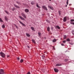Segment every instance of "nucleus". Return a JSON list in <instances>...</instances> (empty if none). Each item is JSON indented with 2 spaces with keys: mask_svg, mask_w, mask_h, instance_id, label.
I'll use <instances>...</instances> for the list:
<instances>
[{
  "mask_svg": "<svg viewBox=\"0 0 74 74\" xmlns=\"http://www.w3.org/2000/svg\"><path fill=\"white\" fill-rule=\"evenodd\" d=\"M0 53L2 57H3V58H5V54L2 52H1Z\"/></svg>",
  "mask_w": 74,
  "mask_h": 74,
  "instance_id": "1",
  "label": "nucleus"
},
{
  "mask_svg": "<svg viewBox=\"0 0 74 74\" xmlns=\"http://www.w3.org/2000/svg\"><path fill=\"white\" fill-rule=\"evenodd\" d=\"M21 15L22 16L24 17V18H25V19L26 18V15L25 14L22 13L21 14Z\"/></svg>",
  "mask_w": 74,
  "mask_h": 74,
  "instance_id": "2",
  "label": "nucleus"
},
{
  "mask_svg": "<svg viewBox=\"0 0 74 74\" xmlns=\"http://www.w3.org/2000/svg\"><path fill=\"white\" fill-rule=\"evenodd\" d=\"M4 74V70L3 69H1L0 70V74Z\"/></svg>",
  "mask_w": 74,
  "mask_h": 74,
  "instance_id": "3",
  "label": "nucleus"
},
{
  "mask_svg": "<svg viewBox=\"0 0 74 74\" xmlns=\"http://www.w3.org/2000/svg\"><path fill=\"white\" fill-rule=\"evenodd\" d=\"M42 8H43L44 10H46V11H47V7H46V6L43 5V6H42Z\"/></svg>",
  "mask_w": 74,
  "mask_h": 74,
  "instance_id": "4",
  "label": "nucleus"
},
{
  "mask_svg": "<svg viewBox=\"0 0 74 74\" xmlns=\"http://www.w3.org/2000/svg\"><path fill=\"white\" fill-rule=\"evenodd\" d=\"M19 18H20V19L22 20V21H25L26 20L25 19V18H23V17H22V16H19Z\"/></svg>",
  "mask_w": 74,
  "mask_h": 74,
  "instance_id": "5",
  "label": "nucleus"
},
{
  "mask_svg": "<svg viewBox=\"0 0 74 74\" xmlns=\"http://www.w3.org/2000/svg\"><path fill=\"white\" fill-rule=\"evenodd\" d=\"M54 70L55 72H56V73H58V72L59 71V70H58V69L56 68H54Z\"/></svg>",
  "mask_w": 74,
  "mask_h": 74,
  "instance_id": "6",
  "label": "nucleus"
},
{
  "mask_svg": "<svg viewBox=\"0 0 74 74\" xmlns=\"http://www.w3.org/2000/svg\"><path fill=\"white\" fill-rule=\"evenodd\" d=\"M19 22L20 23V24H21V25H23V26H25V24H24V23H22V22L20 21H19Z\"/></svg>",
  "mask_w": 74,
  "mask_h": 74,
  "instance_id": "7",
  "label": "nucleus"
},
{
  "mask_svg": "<svg viewBox=\"0 0 74 74\" xmlns=\"http://www.w3.org/2000/svg\"><path fill=\"white\" fill-rule=\"evenodd\" d=\"M14 7H15L16 8H20V7H19V6H17V5L15 4H14Z\"/></svg>",
  "mask_w": 74,
  "mask_h": 74,
  "instance_id": "8",
  "label": "nucleus"
},
{
  "mask_svg": "<svg viewBox=\"0 0 74 74\" xmlns=\"http://www.w3.org/2000/svg\"><path fill=\"white\" fill-rule=\"evenodd\" d=\"M25 12H26L28 13V12H29V10L28 9H26L25 10Z\"/></svg>",
  "mask_w": 74,
  "mask_h": 74,
  "instance_id": "9",
  "label": "nucleus"
},
{
  "mask_svg": "<svg viewBox=\"0 0 74 74\" xmlns=\"http://www.w3.org/2000/svg\"><path fill=\"white\" fill-rule=\"evenodd\" d=\"M67 21V19L66 18V17H65L63 19L64 22H66Z\"/></svg>",
  "mask_w": 74,
  "mask_h": 74,
  "instance_id": "10",
  "label": "nucleus"
},
{
  "mask_svg": "<svg viewBox=\"0 0 74 74\" xmlns=\"http://www.w3.org/2000/svg\"><path fill=\"white\" fill-rule=\"evenodd\" d=\"M48 7H49V8L51 9V10H53V7H51L50 6H48Z\"/></svg>",
  "mask_w": 74,
  "mask_h": 74,
  "instance_id": "11",
  "label": "nucleus"
},
{
  "mask_svg": "<svg viewBox=\"0 0 74 74\" xmlns=\"http://www.w3.org/2000/svg\"><path fill=\"white\" fill-rule=\"evenodd\" d=\"M38 34L39 37H40L41 36V33L40 32H38Z\"/></svg>",
  "mask_w": 74,
  "mask_h": 74,
  "instance_id": "12",
  "label": "nucleus"
},
{
  "mask_svg": "<svg viewBox=\"0 0 74 74\" xmlns=\"http://www.w3.org/2000/svg\"><path fill=\"white\" fill-rule=\"evenodd\" d=\"M47 30L48 32H49L50 30V28H49V27L47 28Z\"/></svg>",
  "mask_w": 74,
  "mask_h": 74,
  "instance_id": "13",
  "label": "nucleus"
},
{
  "mask_svg": "<svg viewBox=\"0 0 74 74\" xmlns=\"http://www.w3.org/2000/svg\"><path fill=\"white\" fill-rule=\"evenodd\" d=\"M2 27V28H3V29L5 28V25H4V24H3Z\"/></svg>",
  "mask_w": 74,
  "mask_h": 74,
  "instance_id": "14",
  "label": "nucleus"
},
{
  "mask_svg": "<svg viewBox=\"0 0 74 74\" xmlns=\"http://www.w3.org/2000/svg\"><path fill=\"white\" fill-rule=\"evenodd\" d=\"M31 29L32 30L34 31V28L33 27H31Z\"/></svg>",
  "mask_w": 74,
  "mask_h": 74,
  "instance_id": "15",
  "label": "nucleus"
},
{
  "mask_svg": "<svg viewBox=\"0 0 74 74\" xmlns=\"http://www.w3.org/2000/svg\"><path fill=\"white\" fill-rule=\"evenodd\" d=\"M56 39H54L53 40V42H56Z\"/></svg>",
  "mask_w": 74,
  "mask_h": 74,
  "instance_id": "16",
  "label": "nucleus"
},
{
  "mask_svg": "<svg viewBox=\"0 0 74 74\" xmlns=\"http://www.w3.org/2000/svg\"><path fill=\"white\" fill-rule=\"evenodd\" d=\"M31 4H32V5H34V2H31Z\"/></svg>",
  "mask_w": 74,
  "mask_h": 74,
  "instance_id": "17",
  "label": "nucleus"
},
{
  "mask_svg": "<svg viewBox=\"0 0 74 74\" xmlns=\"http://www.w3.org/2000/svg\"><path fill=\"white\" fill-rule=\"evenodd\" d=\"M66 37H67V36H66V35H64V39H66Z\"/></svg>",
  "mask_w": 74,
  "mask_h": 74,
  "instance_id": "18",
  "label": "nucleus"
},
{
  "mask_svg": "<svg viewBox=\"0 0 74 74\" xmlns=\"http://www.w3.org/2000/svg\"><path fill=\"white\" fill-rule=\"evenodd\" d=\"M36 6L38 8H40V6L38 5V3L36 4Z\"/></svg>",
  "mask_w": 74,
  "mask_h": 74,
  "instance_id": "19",
  "label": "nucleus"
},
{
  "mask_svg": "<svg viewBox=\"0 0 74 74\" xmlns=\"http://www.w3.org/2000/svg\"><path fill=\"white\" fill-rule=\"evenodd\" d=\"M26 35L27 36V37H30V35L28 34H27Z\"/></svg>",
  "mask_w": 74,
  "mask_h": 74,
  "instance_id": "20",
  "label": "nucleus"
},
{
  "mask_svg": "<svg viewBox=\"0 0 74 74\" xmlns=\"http://www.w3.org/2000/svg\"><path fill=\"white\" fill-rule=\"evenodd\" d=\"M62 66L61 64H57L56 66Z\"/></svg>",
  "mask_w": 74,
  "mask_h": 74,
  "instance_id": "21",
  "label": "nucleus"
},
{
  "mask_svg": "<svg viewBox=\"0 0 74 74\" xmlns=\"http://www.w3.org/2000/svg\"><path fill=\"white\" fill-rule=\"evenodd\" d=\"M5 12L7 14H9V13L8 12H7V11L5 10Z\"/></svg>",
  "mask_w": 74,
  "mask_h": 74,
  "instance_id": "22",
  "label": "nucleus"
},
{
  "mask_svg": "<svg viewBox=\"0 0 74 74\" xmlns=\"http://www.w3.org/2000/svg\"><path fill=\"white\" fill-rule=\"evenodd\" d=\"M32 42L34 43V44H36V42H35V40H32Z\"/></svg>",
  "mask_w": 74,
  "mask_h": 74,
  "instance_id": "23",
  "label": "nucleus"
},
{
  "mask_svg": "<svg viewBox=\"0 0 74 74\" xmlns=\"http://www.w3.org/2000/svg\"><path fill=\"white\" fill-rule=\"evenodd\" d=\"M5 19L6 20V21H7L8 20V18H7V17H6V16L5 17Z\"/></svg>",
  "mask_w": 74,
  "mask_h": 74,
  "instance_id": "24",
  "label": "nucleus"
},
{
  "mask_svg": "<svg viewBox=\"0 0 74 74\" xmlns=\"http://www.w3.org/2000/svg\"><path fill=\"white\" fill-rule=\"evenodd\" d=\"M56 27L58 28V29H60V27H59V26H56Z\"/></svg>",
  "mask_w": 74,
  "mask_h": 74,
  "instance_id": "25",
  "label": "nucleus"
},
{
  "mask_svg": "<svg viewBox=\"0 0 74 74\" xmlns=\"http://www.w3.org/2000/svg\"><path fill=\"white\" fill-rule=\"evenodd\" d=\"M66 40L67 41H70V39L69 38L67 39Z\"/></svg>",
  "mask_w": 74,
  "mask_h": 74,
  "instance_id": "26",
  "label": "nucleus"
},
{
  "mask_svg": "<svg viewBox=\"0 0 74 74\" xmlns=\"http://www.w3.org/2000/svg\"><path fill=\"white\" fill-rule=\"evenodd\" d=\"M20 62L21 63H22V62H23V60L21 59V60Z\"/></svg>",
  "mask_w": 74,
  "mask_h": 74,
  "instance_id": "27",
  "label": "nucleus"
},
{
  "mask_svg": "<svg viewBox=\"0 0 74 74\" xmlns=\"http://www.w3.org/2000/svg\"><path fill=\"white\" fill-rule=\"evenodd\" d=\"M58 12H59L60 15H61V11H59Z\"/></svg>",
  "mask_w": 74,
  "mask_h": 74,
  "instance_id": "28",
  "label": "nucleus"
},
{
  "mask_svg": "<svg viewBox=\"0 0 74 74\" xmlns=\"http://www.w3.org/2000/svg\"><path fill=\"white\" fill-rule=\"evenodd\" d=\"M0 22H3V21L2 20V19L1 18H0Z\"/></svg>",
  "mask_w": 74,
  "mask_h": 74,
  "instance_id": "29",
  "label": "nucleus"
},
{
  "mask_svg": "<svg viewBox=\"0 0 74 74\" xmlns=\"http://www.w3.org/2000/svg\"><path fill=\"white\" fill-rule=\"evenodd\" d=\"M14 25L15 26H16V28L17 29H18V26H17L16 25L14 24Z\"/></svg>",
  "mask_w": 74,
  "mask_h": 74,
  "instance_id": "30",
  "label": "nucleus"
},
{
  "mask_svg": "<svg viewBox=\"0 0 74 74\" xmlns=\"http://www.w3.org/2000/svg\"><path fill=\"white\" fill-rule=\"evenodd\" d=\"M66 4L67 5H68V4H69V0H67V1L66 2Z\"/></svg>",
  "mask_w": 74,
  "mask_h": 74,
  "instance_id": "31",
  "label": "nucleus"
},
{
  "mask_svg": "<svg viewBox=\"0 0 74 74\" xmlns=\"http://www.w3.org/2000/svg\"><path fill=\"white\" fill-rule=\"evenodd\" d=\"M71 24L72 25H74V23L73 22H71Z\"/></svg>",
  "mask_w": 74,
  "mask_h": 74,
  "instance_id": "32",
  "label": "nucleus"
},
{
  "mask_svg": "<svg viewBox=\"0 0 74 74\" xmlns=\"http://www.w3.org/2000/svg\"><path fill=\"white\" fill-rule=\"evenodd\" d=\"M66 41L64 40V41H63V43H66Z\"/></svg>",
  "mask_w": 74,
  "mask_h": 74,
  "instance_id": "33",
  "label": "nucleus"
},
{
  "mask_svg": "<svg viewBox=\"0 0 74 74\" xmlns=\"http://www.w3.org/2000/svg\"><path fill=\"white\" fill-rule=\"evenodd\" d=\"M46 21L48 23H49V20H46Z\"/></svg>",
  "mask_w": 74,
  "mask_h": 74,
  "instance_id": "34",
  "label": "nucleus"
},
{
  "mask_svg": "<svg viewBox=\"0 0 74 74\" xmlns=\"http://www.w3.org/2000/svg\"><path fill=\"white\" fill-rule=\"evenodd\" d=\"M71 22H74V20L72 19L71 20Z\"/></svg>",
  "mask_w": 74,
  "mask_h": 74,
  "instance_id": "35",
  "label": "nucleus"
},
{
  "mask_svg": "<svg viewBox=\"0 0 74 74\" xmlns=\"http://www.w3.org/2000/svg\"><path fill=\"white\" fill-rule=\"evenodd\" d=\"M16 3L17 4H20V3L18 1H17Z\"/></svg>",
  "mask_w": 74,
  "mask_h": 74,
  "instance_id": "36",
  "label": "nucleus"
},
{
  "mask_svg": "<svg viewBox=\"0 0 74 74\" xmlns=\"http://www.w3.org/2000/svg\"><path fill=\"white\" fill-rule=\"evenodd\" d=\"M71 33H72L73 35V36H74V32H71Z\"/></svg>",
  "mask_w": 74,
  "mask_h": 74,
  "instance_id": "37",
  "label": "nucleus"
},
{
  "mask_svg": "<svg viewBox=\"0 0 74 74\" xmlns=\"http://www.w3.org/2000/svg\"><path fill=\"white\" fill-rule=\"evenodd\" d=\"M17 60H20V58H17Z\"/></svg>",
  "mask_w": 74,
  "mask_h": 74,
  "instance_id": "38",
  "label": "nucleus"
},
{
  "mask_svg": "<svg viewBox=\"0 0 74 74\" xmlns=\"http://www.w3.org/2000/svg\"><path fill=\"white\" fill-rule=\"evenodd\" d=\"M61 45H62V46H64V45L62 43L61 44Z\"/></svg>",
  "mask_w": 74,
  "mask_h": 74,
  "instance_id": "39",
  "label": "nucleus"
},
{
  "mask_svg": "<svg viewBox=\"0 0 74 74\" xmlns=\"http://www.w3.org/2000/svg\"><path fill=\"white\" fill-rule=\"evenodd\" d=\"M70 44H71V45H73V43H71Z\"/></svg>",
  "mask_w": 74,
  "mask_h": 74,
  "instance_id": "40",
  "label": "nucleus"
},
{
  "mask_svg": "<svg viewBox=\"0 0 74 74\" xmlns=\"http://www.w3.org/2000/svg\"><path fill=\"white\" fill-rule=\"evenodd\" d=\"M7 57H8H8H10V56H9V55H7Z\"/></svg>",
  "mask_w": 74,
  "mask_h": 74,
  "instance_id": "41",
  "label": "nucleus"
},
{
  "mask_svg": "<svg viewBox=\"0 0 74 74\" xmlns=\"http://www.w3.org/2000/svg\"><path fill=\"white\" fill-rule=\"evenodd\" d=\"M27 74H30V72H29L27 73Z\"/></svg>",
  "mask_w": 74,
  "mask_h": 74,
  "instance_id": "42",
  "label": "nucleus"
},
{
  "mask_svg": "<svg viewBox=\"0 0 74 74\" xmlns=\"http://www.w3.org/2000/svg\"><path fill=\"white\" fill-rule=\"evenodd\" d=\"M71 32H74V30H73Z\"/></svg>",
  "mask_w": 74,
  "mask_h": 74,
  "instance_id": "43",
  "label": "nucleus"
},
{
  "mask_svg": "<svg viewBox=\"0 0 74 74\" xmlns=\"http://www.w3.org/2000/svg\"><path fill=\"white\" fill-rule=\"evenodd\" d=\"M27 47L28 48H30V47L29 46H27Z\"/></svg>",
  "mask_w": 74,
  "mask_h": 74,
  "instance_id": "44",
  "label": "nucleus"
},
{
  "mask_svg": "<svg viewBox=\"0 0 74 74\" xmlns=\"http://www.w3.org/2000/svg\"><path fill=\"white\" fill-rule=\"evenodd\" d=\"M67 7V5H66V7Z\"/></svg>",
  "mask_w": 74,
  "mask_h": 74,
  "instance_id": "45",
  "label": "nucleus"
},
{
  "mask_svg": "<svg viewBox=\"0 0 74 74\" xmlns=\"http://www.w3.org/2000/svg\"><path fill=\"white\" fill-rule=\"evenodd\" d=\"M12 10H13V11H14V9H12Z\"/></svg>",
  "mask_w": 74,
  "mask_h": 74,
  "instance_id": "46",
  "label": "nucleus"
},
{
  "mask_svg": "<svg viewBox=\"0 0 74 74\" xmlns=\"http://www.w3.org/2000/svg\"><path fill=\"white\" fill-rule=\"evenodd\" d=\"M50 1H51V0H49Z\"/></svg>",
  "mask_w": 74,
  "mask_h": 74,
  "instance_id": "47",
  "label": "nucleus"
},
{
  "mask_svg": "<svg viewBox=\"0 0 74 74\" xmlns=\"http://www.w3.org/2000/svg\"><path fill=\"white\" fill-rule=\"evenodd\" d=\"M44 53H45V52H44Z\"/></svg>",
  "mask_w": 74,
  "mask_h": 74,
  "instance_id": "48",
  "label": "nucleus"
},
{
  "mask_svg": "<svg viewBox=\"0 0 74 74\" xmlns=\"http://www.w3.org/2000/svg\"><path fill=\"white\" fill-rule=\"evenodd\" d=\"M73 74H74V73H73Z\"/></svg>",
  "mask_w": 74,
  "mask_h": 74,
  "instance_id": "49",
  "label": "nucleus"
}]
</instances>
